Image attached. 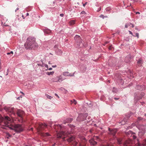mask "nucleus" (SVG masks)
I'll use <instances>...</instances> for the list:
<instances>
[{
    "label": "nucleus",
    "instance_id": "obj_55",
    "mask_svg": "<svg viewBox=\"0 0 146 146\" xmlns=\"http://www.w3.org/2000/svg\"><path fill=\"white\" fill-rule=\"evenodd\" d=\"M4 26H8V25H5V24H4Z\"/></svg>",
    "mask_w": 146,
    "mask_h": 146
},
{
    "label": "nucleus",
    "instance_id": "obj_45",
    "mask_svg": "<svg viewBox=\"0 0 146 146\" xmlns=\"http://www.w3.org/2000/svg\"><path fill=\"white\" fill-rule=\"evenodd\" d=\"M56 67V65H55L54 66H52V67H53V68Z\"/></svg>",
    "mask_w": 146,
    "mask_h": 146
},
{
    "label": "nucleus",
    "instance_id": "obj_16",
    "mask_svg": "<svg viewBox=\"0 0 146 146\" xmlns=\"http://www.w3.org/2000/svg\"><path fill=\"white\" fill-rule=\"evenodd\" d=\"M83 116L82 114L80 115L77 118V121H80L84 120V119L83 118Z\"/></svg>",
    "mask_w": 146,
    "mask_h": 146
},
{
    "label": "nucleus",
    "instance_id": "obj_14",
    "mask_svg": "<svg viewBox=\"0 0 146 146\" xmlns=\"http://www.w3.org/2000/svg\"><path fill=\"white\" fill-rule=\"evenodd\" d=\"M63 75L66 76H74V74H72L69 73V72H64L63 73Z\"/></svg>",
    "mask_w": 146,
    "mask_h": 146
},
{
    "label": "nucleus",
    "instance_id": "obj_60",
    "mask_svg": "<svg viewBox=\"0 0 146 146\" xmlns=\"http://www.w3.org/2000/svg\"><path fill=\"white\" fill-rule=\"evenodd\" d=\"M123 122V121H121V122L122 123V124H125V123H122Z\"/></svg>",
    "mask_w": 146,
    "mask_h": 146
},
{
    "label": "nucleus",
    "instance_id": "obj_38",
    "mask_svg": "<svg viewBox=\"0 0 146 146\" xmlns=\"http://www.w3.org/2000/svg\"><path fill=\"white\" fill-rule=\"evenodd\" d=\"M86 13L84 11H82L81 12L82 14H86Z\"/></svg>",
    "mask_w": 146,
    "mask_h": 146
},
{
    "label": "nucleus",
    "instance_id": "obj_31",
    "mask_svg": "<svg viewBox=\"0 0 146 146\" xmlns=\"http://www.w3.org/2000/svg\"><path fill=\"white\" fill-rule=\"evenodd\" d=\"M71 103H74L75 104H76L77 103L76 101L75 100H73V102L71 100Z\"/></svg>",
    "mask_w": 146,
    "mask_h": 146
},
{
    "label": "nucleus",
    "instance_id": "obj_63",
    "mask_svg": "<svg viewBox=\"0 0 146 146\" xmlns=\"http://www.w3.org/2000/svg\"><path fill=\"white\" fill-rule=\"evenodd\" d=\"M31 129H32V130L33 129V128H31Z\"/></svg>",
    "mask_w": 146,
    "mask_h": 146
},
{
    "label": "nucleus",
    "instance_id": "obj_47",
    "mask_svg": "<svg viewBox=\"0 0 146 146\" xmlns=\"http://www.w3.org/2000/svg\"><path fill=\"white\" fill-rule=\"evenodd\" d=\"M55 96H57L58 98H59V96H58L57 94H55Z\"/></svg>",
    "mask_w": 146,
    "mask_h": 146
},
{
    "label": "nucleus",
    "instance_id": "obj_17",
    "mask_svg": "<svg viewBox=\"0 0 146 146\" xmlns=\"http://www.w3.org/2000/svg\"><path fill=\"white\" fill-rule=\"evenodd\" d=\"M56 52L59 55H61L62 54V51L60 49H56L55 50Z\"/></svg>",
    "mask_w": 146,
    "mask_h": 146
},
{
    "label": "nucleus",
    "instance_id": "obj_46",
    "mask_svg": "<svg viewBox=\"0 0 146 146\" xmlns=\"http://www.w3.org/2000/svg\"><path fill=\"white\" fill-rule=\"evenodd\" d=\"M119 99V98H114V99L115 100H118Z\"/></svg>",
    "mask_w": 146,
    "mask_h": 146
},
{
    "label": "nucleus",
    "instance_id": "obj_32",
    "mask_svg": "<svg viewBox=\"0 0 146 146\" xmlns=\"http://www.w3.org/2000/svg\"><path fill=\"white\" fill-rule=\"evenodd\" d=\"M54 50L55 51V49H58V45H55L54 46Z\"/></svg>",
    "mask_w": 146,
    "mask_h": 146
},
{
    "label": "nucleus",
    "instance_id": "obj_22",
    "mask_svg": "<svg viewBox=\"0 0 146 146\" xmlns=\"http://www.w3.org/2000/svg\"><path fill=\"white\" fill-rule=\"evenodd\" d=\"M117 141L118 143L119 144H121L122 143V140L123 139L121 138H117Z\"/></svg>",
    "mask_w": 146,
    "mask_h": 146
},
{
    "label": "nucleus",
    "instance_id": "obj_64",
    "mask_svg": "<svg viewBox=\"0 0 146 146\" xmlns=\"http://www.w3.org/2000/svg\"><path fill=\"white\" fill-rule=\"evenodd\" d=\"M48 63H49V64H50V62H49Z\"/></svg>",
    "mask_w": 146,
    "mask_h": 146
},
{
    "label": "nucleus",
    "instance_id": "obj_40",
    "mask_svg": "<svg viewBox=\"0 0 146 146\" xmlns=\"http://www.w3.org/2000/svg\"><path fill=\"white\" fill-rule=\"evenodd\" d=\"M44 66L47 68H48V65L47 64H45Z\"/></svg>",
    "mask_w": 146,
    "mask_h": 146
},
{
    "label": "nucleus",
    "instance_id": "obj_50",
    "mask_svg": "<svg viewBox=\"0 0 146 146\" xmlns=\"http://www.w3.org/2000/svg\"><path fill=\"white\" fill-rule=\"evenodd\" d=\"M19 9V8H17V9L15 10V12H16L17 11V10H18Z\"/></svg>",
    "mask_w": 146,
    "mask_h": 146
},
{
    "label": "nucleus",
    "instance_id": "obj_6",
    "mask_svg": "<svg viewBox=\"0 0 146 146\" xmlns=\"http://www.w3.org/2000/svg\"><path fill=\"white\" fill-rule=\"evenodd\" d=\"M74 39L77 42V47H81L83 45L80 36L76 35L74 37Z\"/></svg>",
    "mask_w": 146,
    "mask_h": 146
},
{
    "label": "nucleus",
    "instance_id": "obj_9",
    "mask_svg": "<svg viewBox=\"0 0 146 146\" xmlns=\"http://www.w3.org/2000/svg\"><path fill=\"white\" fill-rule=\"evenodd\" d=\"M63 80L62 77L61 75L58 76L52 79V80L53 82H61Z\"/></svg>",
    "mask_w": 146,
    "mask_h": 146
},
{
    "label": "nucleus",
    "instance_id": "obj_19",
    "mask_svg": "<svg viewBox=\"0 0 146 146\" xmlns=\"http://www.w3.org/2000/svg\"><path fill=\"white\" fill-rule=\"evenodd\" d=\"M75 137L74 136H72L70 137L69 138L67 139V141L69 142H71L74 140Z\"/></svg>",
    "mask_w": 146,
    "mask_h": 146
},
{
    "label": "nucleus",
    "instance_id": "obj_20",
    "mask_svg": "<svg viewBox=\"0 0 146 146\" xmlns=\"http://www.w3.org/2000/svg\"><path fill=\"white\" fill-rule=\"evenodd\" d=\"M72 121V119L71 118H68L66 121H64L63 123L65 124L66 123H70Z\"/></svg>",
    "mask_w": 146,
    "mask_h": 146
},
{
    "label": "nucleus",
    "instance_id": "obj_49",
    "mask_svg": "<svg viewBox=\"0 0 146 146\" xmlns=\"http://www.w3.org/2000/svg\"><path fill=\"white\" fill-rule=\"evenodd\" d=\"M96 139H99V137L98 136L96 137Z\"/></svg>",
    "mask_w": 146,
    "mask_h": 146
},
{
    "label": "nucleus",
    "instance_id": "obj_44",
    "mask_svg": "<svg viewBox=\"0 0 146 146\" xmlns=\"http://www.w3.org/2000/svg\"><path fill=\"white\" fill-rule=\"evenodd\" d=\"M87 3V2H86L85 4H83V6L85 7V5Z\"/></svg>",
    "mask_w": 146,
    "mask_h": 146
},
{
    "label": "nucleus",
    "instance_id": "obj_34",
    "mask_svg": "<svg viewBox=\"0 0 146 146\" xmlns=\"http://www.w3.org/2000/svg\"><path fill=\"white\" fill-rule=\"evenodd\" d=\"M110 9V7H108L106 9V10L107 11H109Z\"/></svg>",
    "mask_w": 146,
    "mask_h": 146
},
{
    "label": "nucleus",
    "instance_id": "obj_37",
    "mask_svg": "<svg viewBox=\"0 0 146 146\" xmlns=\"http://www.w3.org/2000/svg\"><path fill=\"white\" fill-rule=\"evenodd\" d=\"M138 119L139 120H141L142 119V118L141 117H138Z\"/></svg>",
    "mask_w": 146,
    "mask_h": 146
},
{
    "label": "nucleus",
    "instance_id": "obj_39",
    "mask_svg": "<svg viewBox=\"0 0 146 146\" xmlns=\"http://www.w3.org/2000/svg\"><path fill=\"white\" fill-rule=\"evenodd\" d=\"M129 33L130 34H131L132 35H133V36H135L134 35H133V33H132V32L131 31H129Z\"/></svg>",
    "mask_w": 146,
    "mask_h": 146
},
{
    "label": "nucleus",
    "instance_id": "obj_57",
    "mask_svg": "<svg viewBox=\"0 0 146 146\" xmlns=\"http://www.w3.org/2000/svg\"><path fill=\"white\" fill-rule=\"evenodd\" d=\"M59 125V127H60V128H61V127H62L61 125Z\"/></svg>",
    "mask_w": 146,
    "mask_h": 146
},
{
    "label": "nucleus",
    "instance_id": "obj_28",
    "mask_svg": "<svg viewBox=\"0 0 146 146\" xmlns=\"http://www.w3.org/2000/svg\"><path fill=\"white\" fill-rule=\"evenodd\" d=\"M112 92H113L116 93L117 92V89L113 88L112 90Z\"/></svg>",
    "mask_w": 146,
    "mask_h": 146
},
{
    "label": "nucleus",
    "instance_id": "obj_2",
    "mask_svg": "<svg viewBox=\"0 0 146 146\" xmlns=\"http://www.w3.org/2000/svg\"><path fill=\"white\" fill-rule=\"evenodd\" d=\"M13 121V119H11L7 116H5L4 118L1 117L0 119V125L8 127L11 125L10 123Z\"/></svg>",
    "mask_w": 146,
    "mask_h": 146
},
{
    "label": "nucleus",
    "instance_id": "obj_61",
    "mask_svg": "<svg viewBox=\"0 0 146 146\" xmlns=\"http://www.w3.org/2000/svg\"><path fill=\"white\" fill-rule=\"evenodd\" d=\"M1 66H0V70H1Z\"/></svg>",
    "mask_w": 146,
    "mask_h": 146
},
{
    "label": "nucleus",
    "instance_id": "obj_33",
    "mask_svg": "<svg viewBox=\"0 0 146 146\" xmlns=\"http://www.w3.org/2000/svg\"><path fill=\"white\" fill-rule=\"evenodd\" d=\"M142 63V61L141 60H139V61H138L137 62V63L139 64H141Z\"/></svg>",
    "mask_w": 146,
    "mask_h": 146
},
{
    "label": "nucleus",
    "instance_id": "obj_58",
    "mask_svg": "<svg viewBox=\"0 0 146 146\" xmlns=\"http://www.w3.org/2000/svg\"><path fill=\"white\" fill-rule=\"evenodd\" d=\"M7 54H10V52H8L7 53Z\"/></svg>",
    "mask_w": 146,
    "mask_h": 146
},
{
    "label": "nucleus",
    "instance_id": "obj_30",
    "mask_svg": "<svg viewBox=\"0 0 146 146\" xmlns=\"http://www.w3.org/2000/svg\"><path fill=\"white\" fill-rule=\"evenodd\" d=\"M128 25L129 26H131V27L133 28L134 26L131 23H128Z\"/></svg>",
    "mask_w": 146,
    "mask_h": 146
},
{
    "label": "nucleus",
    "instance_id": "obj_24",
    "mask_svg": "<svg viewBox=\"0 0 146 146\" xmlns=\"http://www.w3.org/2000/svg\"><path fill=\"white\" fill-rule=\"evenodd\" d=\"M75 23V21L72 20L70 21L69 23L70 25H72Z\"/></svg>",
    "mask_w": 146,
    "mask_h": 146
},
{
    "label": "nucleus",
    "instance_id": "obj_10",
    "mask_svg": "<svg viewBox=\"0 0 146 146\" xmlns=\"http://www.w3.org/2000/svg\"><path fill=\"white\" fill-rule=\"evenodd\" d=\"M5 110L11 113L12 115H15V113L14 112V108H13L5 107Z\"/></svg>",
    "mask_w": 146,
    "mask_h": 146
},
{
    "label": "nucleus",
    "instance_id": "obj_52",
    "mask_svg": "<svg viewBox=\"0 0 146 146\" xmlns=\"http://www.w3.org/2000/svg\"><path fill=\"white\" fill-rule=\"evenodd\" d=\"M55 145V143H54L51 146H54Z\"/></svg>",
    "mask_w": 146,
    "mask_h": 146
},
{
    "label": "nucleus",
    "instance_id": "obj_25",
    "mask_svg": "<svg viewBox=\"0 0 146 146\" xmlns=\"http://www.w3.org/2000/svg\"><path fill=\"white\" fill-rule=\"evenodd\" d=\"M131 58H130L128 56V57H126L125 58V61L126 62H128L130 60Z\"/></svg>",
    "mask_w": 146,
    "mask_h": 146
},
{
    "label": "nucleus",
    "instance_id": "obj_53",
    "mask_svg": "<svg viewBox=\"0 0 146 146\" xmlns=\"http://www.w3.org/2000/svg\"><path fill=\"white\" fill-rule=\"evenodd\" d=\"M136 14H140V13L139 12H136Z\"/></svg>",
    "mask_w": 146,
    "mask_h": 146
},
{
    "label": "nucleus",
    "instance_id": "obj_3",
    "mask_svg": "<svg viewBox=\"0 0 146 146\" xmlns=\"http://www.w3.org/2000/svg\"><path fill=\"white\" fill-rule=\"evenodd\" d=\"M46 126L47 125L45 124L41 123L38 124V126L36 128L37 130L41 135L44 137L48 136L50 135L48 133H42L41 132V131L44 130Z\"/></svg>",
    "mask_w": 146,
    "mask_h": 146
},
{
    "label": "nucleus",
    "instance_id": "obj_51",
    "mask_svg": "<svg viewBox=\"0 0 146 146\" xmlns=\"http://www.w3.org/2000/svg\"><path fill=\"white\" fill-rule=\"evenodd\" d=\"M10 53L11 54H13V51H11V52H10Z\"/></svg>",
    "mask_w": 146,
    "mask_h": 146
},
{
    "label": "nucleus",
    "instance_id": "obj_12",
    "mask_svg": "<svg viewBox=\"0 0 146 146\" xmlns=\"http://www.w3.org/2000/svg\"><path fill=\"white\" fill-rule=\"evenodd\" d=\"M109 130L110 131L109 134L112 135L113 136H114L117 132V129H115L111 130L109 128Z\"/></svg>",
    "mask_w": 146,
    "mask_h": 146
},
{
    "label": "nucleus",
    "instance_id": "obj_56",
    "mask_svg": "<svg viewBox=\"0 0 146 146\" xmlns=\"http://www.w3.org/2000/svg\"><path fill=\"white\" fill-rule=\"evenodd\" d=\"M20 92L22 94H23L24 95V93H23V92Z\"/></svg>",
    "mask_w": 146,
    "mask_h": 146
},
{
    "label": "nucleus",
    "instance_id": "obj_59",
    "mask_svg": "<svg viewBox=\"0 0 146 146\" xmlns=\"http://www.w3.org/2000/svg\"><path fill=\"white\" fill-rule=\"evenodd\" d=\"M142 145H143L144 146H145V144H143Z\"/></svg>",
    "mask_w": 146,
    "mask_h": 146
},
{
    "label": "nucleus",
    "instance_id": "obj_62",
    "mask_svg": "<svg viewBox=\"0 0 146 146\" xmlns=\"http://www.w3.org/2000/svg\"><path fill=\"white\" fill-rule=\"evenodd\" d=\"M101 9V8H100V10H99V11H100Z\"/></svg>",
    "mask_w": 146,
    "mask_h": 146
},
{
    "label": "nucleus",
    "instance_id": "obj_23",
    "mask_svg": "<svg viewBox=\"0 0 146 146\" xmlns=\"http://www.w3.org/2000/svg\"><path fill=\"white\" fill-rule=\"evenodd\" d=\"M131 139H129V140L126 141L125 142V145H124L125 146H127V145H126V144H129L131 143Z\"/></svg>",
    "mask_w": 146,
    "mask_h": 146
},
{
    "label": "nucleus",
    "instance_id": "obj_35",
    "mask_svg": "<svg viewBox=\"0 0 146 146\" xmlns=\"http://www.w3.org/2000/svg\"><path fill=\"white\" fill-rule=\"evenodd\" d=\"M113 47H112L111 46H110L109 47V50H111Z\"/></svg>",
    "mask_w": 146,
    "mask_h": 146
},
{
    "label": "nucleus",
    "instance_id": "obj_41",
    "mask_svg": "<svg viewBox=\"0 0 146 146\" xmlns=\"http://www.w3.org/2000/svg\"><path fill=\"white\" fill-rule=\"evenodd\" d=\"M128 26H128V24H127V25H125V28H127Z\"/></svg>",
    "mask_w": 146,
    "mask_h": 146
},
{
    "label": "nucleus",
    "instance_id": "obj_27",
    "mask_svg": "<svg viewBox=\"0 0 146 146\" xmlns=\"http://www.w3.org/2000/svg\"><path fill=\"white\" fill-rule=\"evenodd\" d=\"M45 96H46L47 98L49 99H51L52 98V97L51 96H50L49 95L47 94H46Z\"/></svg>",
    "mask_w": 146,
    "mask_h": 146
},
{
    "label": "nucleus",
    "instance_id": "obj_48",
    "mask_svg": "<svg viewBox=\"0 0 146 146\" xmlns=\"http://www.w3.org/2000/svg\"><path fill=\"white\" fill-rule=\"evenodd\" d=\"M52 69V68H49L48 69V70H51Z\"/></svg>",
    "mask_w": 146,
    "mask_h": 146
},
{
    "label": "nucleus",
    "instance_id": "obj_54",
    "mask_svg": "<svg viewBox=\"0 0 146 146\" xmlns=\"http://www.w3.org/2000/svg\"><path fill=\"white\" fill-rule=\"evenodd\" d=\"M29 15V13H27V15H26V16H28Z\"/></svg>",
    "mask_w": 146,
    "mask_h": 146
},
{
    "label": "nucleus",
    "instance_id": "obj_11",
    "mask_svg": "<svg viewBox=\"0 0 146 146\" xmlns=\"http://www.w3.org/2000/svg\"><path fill=\"white\" fill-rule=\"evenodd\" d=\"M125 133L126 135H127L128 137H131L134 139H135L136 137L134 135V133H133L131 131H129Z\"/></svg>",
    "mask_w": 146,
    "mask_h": 146
},
{
    "label": "nucleus",
    "instance_id": "obj_15",
    "mask_svg": "<svg viewBox=\"0 0 146 146\" xmlns=\"http://www.w3.org/2000/svg\"><path fill=\"white\" fill-rule=\"evenodd\" d=\"M89 142L91 145H95L97 144V142L95 141L94 139L93 138H92L89 140Z\"/></svg>",
    "mask_w": 146,
    "mask_h": 146
},
{
    "label": "nucleus",
    "instance_id": "obj_43",
    "mask_svg": "<svg viewBox=\"0 0 146 146\" xmlns=\"http://www.w3.org/2000/svg\"><path fill=\"white\" fill-rule=\"evenodd\" d=\"M64 15L63 14H61L60 15V16L62 17H63L64 16Z\"/></svg>",
    "mask_w": 146,
    "mask_h": 146
},
{
    "label": "nucleus",
    "instance_id": "obj_5",
    "mask_svg": "<svg viewBox=\"0 0 146 146\" xmlns=\"http://www.w3.org/2000/svg\"><path fill=\"white\" fill-rule=\"evenodd\" d=\"M12 129H14L15 132L20 133L23 131L24 127L21 124H17L14 126Z\"/></svg>",
    "mask_w": 146,
    "mask_h": 146
},
{
    "label": "nucleus",
    "instance_id": "obj_4",
    "mask_svg": "<svg viewBox=\"0 0 146 146\" xmlns=\"http://www.w3.org/2000/svg\"><path fill=\"white\" fill-rule=\"evenodd\" d=\"M86 140L85 138L82 137L81 139V142L78 143L76 141H74L73 142V145L74 146H86Z\"/></svg>",
    "mask_w": 146,
    "mask_h": 146
},
{
    "label": "nucleus",
    "instance_id": "obj_8",
    "mask_svg": "<svg viewBox=\"0 0 146 146\" xmlns=\"http://www.w3.org/2000/svg\"><path fill=\"white\" fill-rule=\"evenodd\" d=\"M17 114L18 116L21 118V121H21L22 122L23 121V117L25 115V112L24 111L18 110L17 112Z\"/></svg>",
    "mask_w": 146,
    "mask_h": 146
},
{
    "label": "nucleus",
    "instance_id": "obj_7",
    "mask_svg": "<svg viewBox=\"0 0 146 146\" xmlns=\"http://www.w3.org/2000/svg\"><path fill=\"white\" fill-rule=\"evenodd\" d=\"M70 133L68 132H66L64 131H61L58 133L57 134V137L58 138H62L64 140L66 136L68 135Z\"/></svg>",
    "mask_w": 146,
    "mask_h": 146
},
{
    "label": "nucleus",
    "instance_id": "obj_26",
    "mask_svg": "<svg viewBox=\"0 0 146 146\" xmlns=\"http://www.w3.org/2000/svg\"><path fill=\"white\" fill-rule=\"evenodd\" d=\"M54 73V72L52 71L51 72H47L46 73V74L48 75H52Z\"/></svg>",
    "mask_w": 146,
    "mask_h": 146
},
{
    "label": "nucleus",
    "instance_id": "obj_42",
    "mask_svg": "<svg viewBox=\"0 0 146 146\" xmlns=\"http://www.w3.org/2000/svg\"><path fill=\"white\" fill-rule=\"evenodd\" d=\"M135 146H141V145L139 144L138 143L137 145H136Z\"/></svg>",
    "mask_w": 146,
    "mask_h": 146
},
{
    "label": "nucleus",
    "instance_id": "obj_21",
    "mask_svg": "<svg viewBox=\"0 0 146 146\" xmlns=\"http://www.w3.org/2000/svg\"><path fill=\"white\" fill-rule=\"evenodd\" d=\"M44 32L46 34H49L51 33V31L48 29H45L44 30Z\"/></svg>",
    "mask_w": 146,
    "mask_h": 146
},
{
    "label": "nucleus",
    "instance_id": "obj_1",
    "mask_svg": "<svg viewBox=\"0 0 146 146\" xmlns=\"http://www.w3.org/2000/svg\"><path fill=\"white\" fill-rule=\"evenodd\" d=\"M25 46V48L27 49H34L38 47V45L36 42L35 38L29 37L27 38Z\"/></svg>",
    "mask_w": 146,
    "mask_h": 146
},
{
    "label": "nucleus",
    "instance_id": "obj_18",
    "mask_svg": "<svg viewBox=\"0 0 146 146\" xmlns=\"http://www.w3.org/2000/svg\"><path fill=\"white\" fill-rule=\"evenodd\" d=\"M145 86H142L141 85H138L136 88L139 90H145Z\"/></svg>",
    "mask_w": 146,
    "mask_h": 146
},
{
    "label": "nucleus",
    "instance_id": "obj_29",
    "mask_svg": "<svg viewBox=\"0 0 146 146\" xmlns=\"http://www.w3.org/2000/svg\"><path fill=\"white\" fill-rule=\"evenodd\" d=\"M100 17L102 18L103 19H104L105 18H107V16H104L103 15H101L100 16Z\"/></svg>",
    "mask_w": 146,
    "mask_h": 146
},
{
    "label": "nucleus",
    "instance_id": "obj_36",
    "mask_svg": "<svg viewBox=\"0 0 146 146\" xmlns=\"http://www.w3.org/2000/svg\"><path fill=\"white\" fill-rule=\"evenodd\" d=\"M135 36H137L138 38L139 37V34L138 33H136L135 34Z\"/></svg>",
    "mask_w": 146,
    "mask_h": 146
},
{
    "label": "nucleus",
    "instance_id": "obj_13",
    "mask_svg": "<svg viewBox=\"0 0 146 146\" xmlns=\"http://www.w3.org/2000/svg\"><path fill=\"white\" fill-rule=\"evenodd\" d=\"M144 95V94L143 92H141V94H138L135 96V99H137L138 100H140L141 99Z\"/></svg>",
    "mask_w": 146,
    "mask_h": 146
}]
</instances>
